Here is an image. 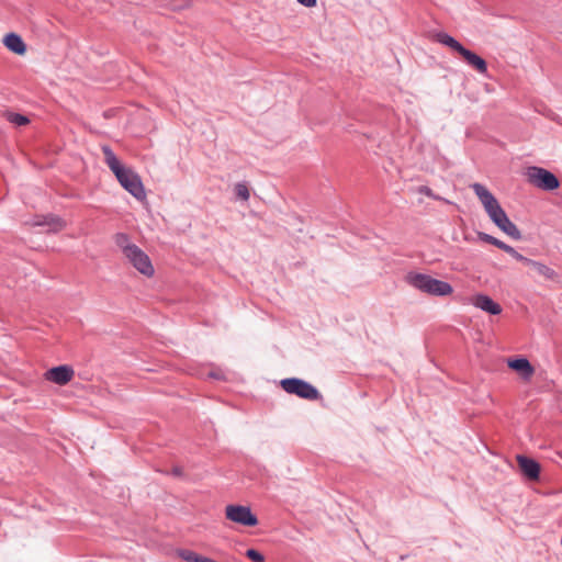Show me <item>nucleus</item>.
Listing matches in <instances>:
<instances>
[{
  "label": "nucleus",
  "mask_w": 562,
  "mask_h": 562,
  "mask_svg": "<svg viewBox=\"0 0 562 562\" xmlns=\"http://www.w3.org/2000/svg\"><path fill=\"white\" fill-rule=\"evenodd\" d=\"M475 195L482 203L484 211L490 220L506 235L514 239H520L521 234L518 227L509 220L504 209L501 206L493 193L481 183L471 186Z\"/></svg>",
  "instance_id": "1"
},
{
  "label": "nucleus",
  "mask_w": 562,
  "mask_h": 562,
  "mask_svg": "<svg viewBox=\"0 0 562 562\" xmlns=\"http://www.w3.org/2000/svg\"><path fill=\"white\" fill-rule=\"evenodd\" d=\"M102 153L105 164L115 175L120 184L137 200L145 199L146 193L139 176L131 168L122 165L109 146H102Z\"/></svg>",
  "instance_id": "2"
},
{
  "label": "nucleus",
  "mask_w": 562,
  "mask_h": 562,
  "mask_svg": "<svg viewBox=\"0 0 562 562\" xmlns=\"http://www.w3.org/2000/svg\"><path fill=\"white\" fill-rule=\"evenodd\" d=\"M115 244L121 249L125 260L140 274L146 278H151L155 274V268L149 256L133 244L126 234H116Z\"/></svg>",
  "instance_id": "3"
},
{
  "label": "nucleus",
  "mask_w": 562,
  "mask_h": 562,
  "mask_svg": "<svg viewBox=\"0 0 562 562\" xmlns=\"http://www.w3.org/2000/svg\"><path fill=\"white\" fill-rule=\"evenodd\" d=\"M436 41L450 49L457 52L463 60L471 67H473L477 72L485 75L487 72V64L486 61L476 55L475 53L463 47L457 40L450 36L447 33H438L436 35Z\"/></svg>",
  "instance_id": "4"
},
{
  "label": "nucleus",
  "mask_w": 562,
  "mask_h": 562,
  "mask_svg": "<svg viewBox=\"0 0 562 562\" xmlns=\"http://www.w3.org/2000/svg\"><path fill=\"white\" fill-rule=\"evenodd\" d=\"M406 280L414 288L430 295L446 296L450 295L453 291L448 282L434 279L423 273H408Z\"/></svg>",
  "instance_id": "5"
},
{
  "label": "nucleus",
  "mask_w": 562,
  "mask_h": 562,
  "mask_svg": "<svg viewBox=\"0 0 562 562\" xmlns=\"http://www.w3.org/2000/svg\"><path fill=\"white\" fill-rule=\"evenodd\" d=\"M526 176L529 183L541 190L552 191L558 189L560 184L552 172L540 167H529Z\"/></svg>",
  "instance_id": "6"
},
{
  "label": "nucleus",
  "mask_w": 562,
  "mask_h": 562,
  "mask_svg": "<svg viewBox=\"0 0 562 562\" xmlns=\"http://www.w3.org/2000/svg\"><path fill=\"white\" fill-rule=\"evenodd\" d=\"M280 384L282 389L289 394H295L299 397L310 401L317 400L319 397V392L312 384L301 379H284Z\"/></svg>",
  "instance_id": "7"
},
{
  "label": "nucleus",
  "mask_w": 562,
  "mask_h": 562,
  "mask_svg": "<svg viewBox=\"0 0 562 562\" xmlns=\"http://www.w3.org/2000/svg\"><path fill=\"white\" fill-rule=\"evenodd\" d=\"M226 519L246 527L258 525V518L252 514L250 507L244 505H227L225 507Z\"/></svg>",
  "instance_id": "8"
},
{
  "label": "nucleus",
  "mask_w": 562,
  "mask_h": 562,
  "mask_svg": "<svg viewBox=\"0 0 562 562\" xmlns=\"http://www.w3.org/2000/svg\"><path fill=\"white\" fill-rule=\"evenodd\" d=\"M75 376V371L69 366L54 367L45 372V379L58 385L69 383Z\"/></svg>",
  "instance_id": "9"
},
{
  "label": "nucleus",
  "mask_w": 562,
  "mask_h": 562,
  "mask_svg": "<svg viewBox=\"0 0 562 562\" xmlns=\"http://www.w3.org/2000/svg\"><path fill=\"white\" fill-rule=\"evenodd\" d=\"M470 302L475 307L491 315H498L502 313V306L485 294H475L470 299Z\"/></svg>",
  "instance_id": "10"
},
{
  "label": "nucleus",
  "mask_w": 562,
  "mask_h": 562,
  "mask_svg": "<svg viewBox=\"0 0 562 562\" xmlns=\"http://www.w3.org/2000/svg\"><path fill=\"white\" fill-rule=\"evenodd\" d=\"M517 463L524 475L530 480H538L540 465L537 461L525 456H517Z\"/></svg>",
  "instance_id": "11"
},
{
  "label": "nucleus",
  "mask_w": 562,
  "mask_h": 562,
  "mask_svg": "<svg viewBox=\"0 0 562 562\" xmlns=\"http://www.w3.org/2000/svg\"><path fill=\"white\" fill-rule=\"evenodd\" d=\"M507 364L525 380H530L535 373V369L526 358L509 359Z\"/></svg>",
  "instance_id": "12"
},
{
  "label": "nucleus",
  "mask_w": 562,
  "mask_h": 562,
  "mask_svg": "<svg viewBox=\"0 0 562 562\" xmlns=\"http://www.w3.org/2000/svg\"><path fill=\"white\" fill-rule=\"evenodd\" d=\"M4 46L16 55H24L26 53V45L22 37L15 33H9L3 37Z\"/></svg>",
  "instance_id": "13"
},
{
  "label": "nucleus",
  "mask_w": 562,
  "mask_h": 562,
  "mask_svg": "<svg viewBox=\"0 0 562 562\" xmlns=\"http://www.w3.org/2000/svg\"><path fill=\"white\" fill-rule=\"evenodd\" d=\"M34 225L46 226L48 232L57 233L66 227V222L54 215L42 216Z\"/></svg>",
  "instance_id": "14"
},
{
  "label": "nucleus",
  "mask_w": 562,
  "mask_h": 562,
  "mask_svg": "<svg viewBox=\"0 0 562 562\" xmlns=\"http://www.w3.org/2000/svg\"><path fill=\"white\" fill-rule=\"evenodd\" d=\"M527 266L531 267L538 274L544 277L546 279L551 280L555 278L554 270L541 262L529 259L527 261Z\"/></svg>",
  "instance_id": "15"
},
{
  "label": "nucleus",
  "mask_w": 562,
  "mask_h": 562,
  "mask_svg": "<svg viewBox=\"0 0 562 562\" xmlns=\"http://www.w3.org/2000/svg\"><path fill=\"white\" fill-rule=\"evenodd\" d=\"M5 117L10 123L18 126L26 125L30 122L26 116L19 113L9 112L5 114Z\"/></svg>",
  "instance_id": "16"
},
{
  "label": "nucleus",
  "mask_w": 562,
  "mask_h": 562,
  "mask_svg": "<svg viewBox=\"0 0 562 562\" xmlns=\"http://www.w3.org/2000/svg\"><path fill=\"white\" fill-rule=\"evenodd\" d=\"M179 555L181 559H183L187 562H203V559H204L203 555H200L190 550H182L179 552Z\"/></svg>",
  "instance_id": "17"
},
{
  "label": "nucleus",
  "mask_w": 562,
  "mask_h": 562,
  "mask_svg": "<svg viewBox=\"0 0 562 562\" xmlns=\"http://www.w3.org/2000/svg\"><path fill=\"white\" fill-rule=\"evenodd\" d=\"M234 191H235V194L237 195V198H239L240 200H243V201L249 200L250 193H249L248 187L245 183L239 182V183L235 184Z\"/></svg>",
  "instance_id": "18"
},
{
  "label": "nucleus",
  "mask_w": 562,
  "mask_h": 562,
  "mask_svg": "<svg viewBox=\"0 0 562 562\" xmlns=\"http://www.w3.org/2000/svg\"><path fill=\"white\" fill-rule=\"evenodd\" d=\"M246 557L250 559L252 562H265L263 555L255 549L247 550Z\"/></svg>",
  "instance_id": "19"
},
{
  "label": "nucleus",
  "mask_w": 562,
  "mask_h": 562,
  "mask_svg": "<svg viewBox=\"0 0 562 562\" xmlns=\"http://www.w3.org/2000/svg\"><path fill=\"white\" fill-rule=\"evenodd\" d=\"M477 236H479V238H480L481 240H483V241H485V243H488V244H491V245H492V243H494V241H493L494 236H492V235H488V234H486V233H482V232H480Z\"/></svg>",
  "instance_id": "20"
},
{
  "label": "nucleus",
  "mask_w": 562,
  "mask_h": 562,
  "mask_svg": "<svg viewBox=\"0 0 562 562\" xmlns=\"http://www.w3.org/2000/svg\"><path fill=\"white\" fill-rule=\"evenodd\" d=\"M513 258H515L516 260L518 261H521L524 262L525 265H527V261L529 260V258H526L525 256H522L521 254H519L518 251H516L514 249V252L509 254Z\"/></svg>",
  "instance_id": "21"
},
{
  "label": "nucleus",
  "mask_w": 562,
  "mask_h": 562,
  "mask_svg": "<svg viewBox=\"0 0 562 562\" xmlns=\"http://www.w3.org/2000/svg\"><path fill=\"white\" fill-rule=\"evenodd\" d=\"M296 1L306 8H313L317 3L316 0H296Z\"/></svg>",
  "instance_id": "22"
},
{
  "label": "nucleus",
  "mask_w": 562,
  "mask_h": 562,
  "mask_svg": "<svg viewBox=\"0 0 562 562\" xmlns=\"http://www.w3.org/2000/svg\"><path fill=\"white\" fill-rule=\"evenodd\" d=\"M498 248L504 250L505 252H507L508 255L514 252V248L507 244H505L504 241L501 243V245H498Z\"/></svg>",
  "instance_id": "23"
},
{
  "label": "nucleus",
  "mask_w": 562,
  "mask_h": 562,
  "mask_svg": "<svg viewBox=\"0 0 562 562\" xmlns=\"http://www.w3.org/2000/svg\"><path fill=\"white\" fill-rule=\"evenodd\" d=\"M498 248L504 250L505 252H507L508 255L514 252V248L507 244H505L504 241L501 243V245H498Z\"/></svg>",
  "instance_id": "24"
},
{
  "label": "nucleus",
  "mask_w": 562,
  "mask_h": 562,
  "mask_svg": "<svg viewBox=\"0 0 562 562\" xmlns=\"http://www.w3.org/2000/svg\"><path fill=\"white\" fill-rule=\"evenodd\" d=\"M171 473L172 475L180 477L183 475V470L180 467H173Z\"/></svg>",
  "instance_id": "25"
},
{
  "label": "nucleus",
  "mask_w": 562,
  "mask_h": 562,
  "mask_svg": "<svg viewBox=\"0 0 562 562\" xmlns=\"http://www.w3.org/2000/svg\"><path fill=\"white\" fill-rule=\"evenodd\" d=\"M493 241H494V243H492V245H494V246H495V247H497V248H498V245H501V243H502V240H499V239H497V238H495V237H494Z\"/></svg>",
  "instance_id": "26"
}]
</instances>
